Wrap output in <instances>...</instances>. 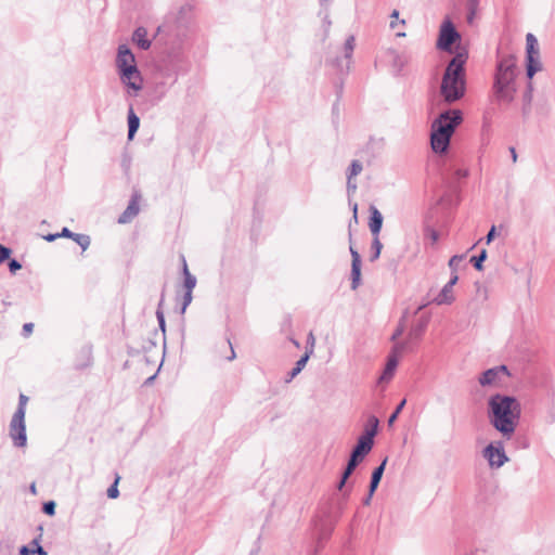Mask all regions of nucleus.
<instances>
[{
  "mask_svg": "<svg viewBox=\"0 0 555 555\" xmlns=\"http://www.w3.org/2000/svg\"><path fill=\"white\" fill-rule=\"evenodd\" d=\"M491 425L509 439L518 425L521 408L519 401L511 396L493 395L488 401Z\"/></svg>",
  "mask_w": 555,
  "mask_h": 555,
  "instance_id": "obj_1",
  "label": "nucleus"
},
{
  "mask_svg": "<svg viewBox=\"0 0 555 555\" xmlns=\"http://www.w3.org/2000/svg\"><path fill=\"white\" fill-rule=\"evenodd\" d=\"M468 59L466 50H460L449 62L441 81L440 92L448 103H453L465 94V64Z\"/></svg>",
  "mask_w": 555,
  "mask_h": 555,
  "instance_id": "obj_2",
  "label": "nucleus"
},
{
  "mask_svg": "<svg viewBox=\"0 0 555 555\" xmlns=\"http://www.w3.org/2000/svg\"><path fill=\"white\" fill-rule=\"evenodd\" d=\"M518 68L513 55L503 56L496 65L493 91L498 101L511 103L517 92L516 77Z\"/></svg>",
  "mask_w": 555,
  "mask_h": 555,
  "instance_id": "obj_3",
  "label": "nucleus"
},
{
  "mask_svg": "<svg viewBox=\"0 0 555 555\" xmlns=\"http://www.w3.org/2000/svg\"><path fill=\"white\" fill-rule=\"evenodd\" d=\"M460 109H449L441 113L431 124L430 144L435 153H444L456 127L462 122Z\"/></svg>",
  "mask_w": 555,
  "mask_h": 555,
  "instance_id": "obj_4",
  "label": "nucleus"
},
{
  "mask_svg": "<svg viewBox=\"0 0 555 555\" xmlns=\"http://www.w3.org/2000/svg\"><path fill=\"white\" fill-rule=\"evenodd\" d=\"M28 397L21 393L20 402L15 413L12 416L10 423V437L13 440L15 447L22 448L26 446V426H25V413Z\"/></svg>",
  "mask_w": 555,
  "mask_h": 555,
  "instance_id": "obj_5",
  "label": "nucleus"
},
{
  "mask_svg": "<svg viewBox=\"0 0 555 555\" xmlns=\"http://www.w3.org/2000/svg\"><path fill=\"white\" fill-rule=\"evenodd\" d=\"M373 423V429H365V433L358 439L357 446L351 452V456L348 461L352 466L357 465L364 459V456L372 450L374 444V437L377 434L378 418L371 416Z\"/></svg>",
  "mask_w": 555,
  "mask_h": 555,
  "instance_id": "obj_6",
  "label": "nucleus"
},
{
  "mask_svg": "<svg viewBox=\"0 0 555 555\" xmlns=\"http://www.w3.org/2000/svg\"><path fill=\"white\" fill-rule=\"evenodd\" d=\"M509 376L507 366L502 364L482 372L478 377V383L482 387L500 388Z\"/></svg>",
  "mask_w": 555,
  "mask_h": 555,
  "instance_id": "obj_7",
  "label": "nucleus"
},
{
  "mask_svg": "<svg viewBox=\"0 0 555 555\" xmlns=\"http://www.w3.org/2000/svg\"><path fill=\"white\" fill-rule=\"evenodd\" d=\"M461 39L460 33L455 29L450 18H444L439 28L437 49L452 52V44Z\"/></svg>",
  "mask_w": 555,
  "mask_h": 555,
  "instance_id": "obj_8",
  "label": "nucleus"
},
{
  "mask_svg": "<svg viewBox=\"0 0 555 555\" xmlns=\"http://www.w3.org/2000/svg\"><path fill=\"white\" fill-rule=\"evenodd\" d=\"M405 351H412V348L408 346V343L395 344L390 354L388 356V360L384 369V372L379 378V382H389L392 378L395 371L398 366L399 358L401 353Z\"/></svg>",
  "mask_w": 555,
  "mask_h": 555,
  "instance_id": "obj_9",
  "label": "nucleus"
},
{
  "mask_svg": "<svg viewBox=\"0 0 555 555\" xmlns=\"http://www.w3.org/2000/svg\"><path fill=\"white\" fill-rule=\"evenodd\" d=\"M118 74L121 83L128 90V94L135 96L143 89V78L138 67L121 70Z\"/></svg>",
  "mask_w": 555,
  "mask_h": 555,
  "instance_id": "obj_10",
  "label": "nucleus"
},
{
  "mask_svg": "<svg viewBox=\"0 0 555 555\" xmlns=\"http://www.w3.org/2000/svg\"><path fill=\"white\" fill-rule=\"evenodd\" d=\"M482 453L491 468L498 469L508 461V457L501 442H498L496 444L490 443L483 449Z\"/></svg>",
  "mask_w": 555,
  "mask_h": 555,
  "instance_id": "obj_11",
  "label": "nucleus"
},
{
  "mask_svg": "<svg viewBox=\"0 0 555 555\" xmlns=\"http://www.w3.org/2000/svg\"><path fill=\"white\" fill-rule=\"evenodd\" d=\"M116 67H117L118 73H120L121 70L138 67L133 53L125 44H121L118 48L117 57H116Z\"/></svg>",
  "mask_w": 555,
  "mask_h": 555,
  "instance_id": "obj_12",
  "label": "nucleus"
},
{
  "mask_svg": "<svg viewBox=\"0 0 555 555\" xmlns=\"http://www.w3.org/2000/svg\"><path fill=\"white\" fill-rule=\"evenodd\" d=\"M140 199H141V195L138 192H134L131 196V199H130L127 208L119 216L118 223H120V224L129 223L139 214Z\"/></svg>",
  "mask_w": 555,
  "mask_h": 555,
  "instance_id": "obj_13",
  "label": "nucleus"
},
{
  "mask_svg": "<svg viewBox=\"0 0 555 555\" xmlns=\"http://www.w3.org/2000/svg\"><path fill=\"white\" fill-rule=\"evenodd\" d=\"M351 255V288L357 289L361 283V257L352 245L349 247Z\"/></svg>",
  "mask_w": 555,
  "mask_h": 555,
  "instance_id": "obj_14",
  "label": "nucleus"
},
{
  "mask_svg": "<svg viewBox=\"0 0 555 555\" xmlns=\"http://www.w3.org/2000/svg\"><path fill=\"white\" fill-rule=\"evenodd\" d=\"M429 322L428 317H423L418 320L417 324H415L409 332L408 338L404 343H408V346L413 349V343L421 339L423 333L425 332Z\"/></svg>",
  "mask_w": 555,
  "mask_h": 555,
  "instance_id": "obj_15",
  "label": "nucleus"
},
{
  "mask_svg": "<svg viewBox=\"0 0 555 555\" xmlns=\"http://www.w3.org/2000/svg\"><path fill=\"white\" fill-rule=\"evenodd\" d=\"M370 214H371L370 220H369L370 231H371L373 237H379V233H380L382 225H383V216H382L380 211L373 205L370 207Z\"/></svg>",
  "mask_w": 555,
  "mask_h": 555,
  "instance_id": "obj_16",
  "label": "nucleus"
},
{
  "mask_svg": "<svg viewBox=\"0 0 555 555\" xmlns=\"http://www.w3.org/2000/svg\"><path fill=\"white\" fill-rule=\"evenodd\" d=\"M455 300L453 288L450 285H444L440 293L433 299V302L442 306L451 305Z\"/></svg>",
  "mask_w": 555,
  "mask_h": 555,
  "instance_id": "obj_17",
  "label": "nucleus"
},
{
  "mask_svg": "<svg viewBox=\"0 0 555 555\" xmlns=\"http://www.w3.org/2000/svg\"><path fill=\"white\" fill-rule=\"evenodd\" d=\"M540 49L538 39L531 33L526 36V56H539Z\"/></svg>",
  "mask_w": 555,
  "mask_h": 555,
  "instance_id": "obj_18",
  "label": "nucleus"
},
{
  "mask_svg": "<svg viewBox=\"0 0 555 555\" xmlns=\"http://www.w3.org/2000/svg\"><path fill=\"white\" fill-rule=\"evenodd\" d=\"M140 126V118L134 113L132 106L128 112V139L132 140Z\"/></svg>",
  "mask_w": 555,
  "mask_h": 555,
  "instance_id": "obj_19",
  "label": "nucleus"
},
{
  "mask_svg": "<svg viewBox=\"0 0 555 555\" xmlns=\"http://www.w3.org/2000/svg\"><path fill=\"white\" fill-rule=\"evenodd\" d=\"M147 31L143 27H139L133 33V41L143 50L151 47V41L146 38Z\"/></svg>",
  "mask_w": 555,
  "mask_h": 555,
  "instance_id": "obj_20",
  "label": "nucleus"
},
{
  "mask_svg": "<svg viewBox=\"0 0 555 555\" xmlns=\"http://www.w3.org/2000/svg\"><path fill=\"white\" fill-rule=\"evenodd\" d=\"M527 76L531 79L538 72L542 69V63L539 56H526Z\"/></svg>",
  "mask_w": 555,
  "mask_h": 555,
  "instance_id": "obj_21",
  "label": "nucleus"
},
{
  "mask_svg": "<svg viewBox=\"0 0 555 555\" xmlns=\"http://www.w3.org/2000/svg\"><path fill=\"white\" fill-rule=\"evenodd\" d=\"M310 353L311 351H306V353L296 362V365L295 367L292 369V371L289 372V379H293L296 375H298L302 369L305 367L309 357H310Z\"/></svg>",
  "mask_w": 555,
  "mask_h": 555,
  "instance_id": "obj_22",
  "label": "nucleus"
},
{
  "mask_svg": "<svg viewBox=\"0 0 555 555\" xmlns=\"http://www.w3.org/2000/svg\"><path fill=\"white\" fill-rule=\"evenodd\" d=\"M382 248H383V244L380 243L379 237H373L372 246H371L372 254L370 257L371 261H375L379 258Z\"/></svg>",
  "mask_w": 555,
  "mask_h": 555,
  "instance_id": "obj_23",
  "label": "nucleus"
},
{
  "mask_svg": "<svg viewBox=\"0 0 555 555\" xmlns=\"http://www.w3.org/2000/svg\"><path fill=\"white\" fill-rule=\"evenodd\" d=\"M34 543L37 544V547L35 550H30L27 546H22V548L20 550L21 555H29V554L48 555V553L44 551V548L38 544L37 540H35Z\"/></svg>",
  "mask_w": 555,
  "mask_h": 555,
  "instance_id": "obj_24",
  "label": "nucleus"
},
{
  "mask_svg": "<svg viewBox=\"0 0 555 555\" xmlns=\"http://www.w3.org/2000/svg\"><path fill=\"white\" fill-rule=\"evenodd\" d=\"M487 259V250L482 249L478 256H475L472 258V262L476 270L481 271L482 270V262Z\"/></svg>",
  "mask_w": 555,
  "mask_h": 555,
  "instance_id": "obj_25",
  "label": "nucleus"
},
{
  "mask_svg": "<svg viewBox=\"0 0 555 555\" xmlns=\"http://www.w3.org/2000/svg\"><path fill=\"white\" fill-rule=\"evenodd\" d=\"M356 46V38L354 36H349L345 42V56L346 59H351L352 52L354 50Z\"/></svg>",
  "mask_w": 555,
  "mask_h": 555,
  "instance_id": "obj_26",
  "label": "nucleus"
},
{
  "mask_svg": "<svg viewBox=\"0 0 555 555\" xmlns=\"http://www.w3.org/2000/svg\"><path fill=\"white\" fill-rule=\"evenodd\" d=\"M73 240L83 249L86 250L90 245V237L85 234L75 233Z\"/></svg>",
  "mask_w": 555,
  "mask_h": 555,
  "instance_id": "obj_27",
  "label": "nucleus"
},
{
  "mask_svg": "<svg viewBox=\"0 0 555 555\" xmlns=\"http://www.w3.org/2000/svg\"><path fill=\"white\" fill-rule=\"evenodd\" d=\"M362 164L359 160H353L350 165L348 177L354 178L362 171Z\"/></svg>",
  "mask_w": 555,
  "mask_h": 555,
  "instance_id": "obj_28",
  "label": "nucleus"
},
{
  "mask_svg": "<svg viewBox=\"0 0 555 555\" xmlns=\"http://www.w3.org/2000/svg\"><path fill=\"white\" fill-rule=\"evenodd\" d=\"M386 464H387V457H385L384 461L380 463V465L373 470V474H372L373 479L380 481L384 470H385V467H386Z\"/></svg>",
  "mask_w": 555,
  "mask_h": 555,
  "instance_id": "obj_29",
  "label": "nucleus"
},
{
  "mask_svg": "<svg viewBox=\"0 0 555 555\" xmlns=\"http://www.w3.org/2000/svg\"><path fill=\"white\" fill-rule=\"evenodd\" d=\"M405 317H406V312L403 314L398 327L396 328L395 333L392 334L391 336V340H397L404 332V320H405Z\"/></svg>",
  "mask_w": 555,
  "mask_h": 555,
  "instance_id": "obj_30",
  "label": "nucleus"
},
{
  "mask_svg": "<svg viewBox=\"0 0 555 555\" xmlns=\"http://www.w3.org/2000/svg\"><path fill=\"white\" fill-rule=\"evenodd\" d=\"M406 403V400L403 399L399 405L396 408V410L393 411V413L390 415V417L388 418V425L391 426L395 421L397 420L399 413L402 411L403 406L405 405Z\"/></svg>",
  "mask_w": 555,
  "mask_h": 555,
  "instance_id": "obj_31",
  "label": "nucleus"
},
{
  "mask_svg": "<svg viewBox=\"0 0 555 555\" xmlns=\"http://www.w3.org/2000/svg\"><path fill=\"white\" fill-rule=\"evenodd\" d=\"M118 481H119V476L116 477L114 483L107 489V496L109 499H116L118 495H119V491H118Z\"/></svg>",
  "mask_w": 555,
  "mask_h": 555,
  "instance_id": "obj_32",
  "label": "nucleus"
},
{
  "mask_svg": "<svg viewBox=\"0 0 555 555\" xmlns=\"http://www.w3.org/2000/svg\"><path fill=\"white\" fill-rule=\"evenodd\" d=\"M354 466H352L350 463L347 464V467L343 474V477H341V480L338 485V489H341L344 487V485L346 483V480L349 478V476L352 474V472L354 470Z\"/></svg>",
  "mask_w": 555,
  "mask_h": 555,
  "instance_id": "obj_33",
  "label": "nucleus"
},
{
  "mask_svg": "<svg viewBox=\"0 0 555 555\" xmlns=\"http://www.w3.org/2000/svg\"><path fill=\"white\" fill-rule=\"evenodd\" d=\"M196 285V278L192 274H188V276L184 278V287L185 291L193 292V288Z\"/></svg>",
  "mask_w": 555,
  "mask_h": 555,
  "instance_id": "obj_34",
  "label": "nucleus"
},
{
  "mask_svg": "<svg viewBox=\"0 0 555 555\" xmlns=\"http://www.w3.org/2000/svg\"><path fill=\"white\" fill-rule=\"evenodd\" d=\"M464 259V256L455 255L451 257L449 260V267L453 271V273H456L459 263Z\"/></svg>",
  "mask_w": 555,
  "mask_h": 555,
  "instance_id": "obj_35",
  "label": "nucleus"
},
{
  "mask_svg": "<svg viewBox=\"0 0 555 555\" xmlns=\"http://www.w3.org/2000/svg\"><path fill=\"white\" fill-rule=\"evenodd\" d=\"M193 296L192 292L185 291V294L183 296L182 300V307H181V313H184L188 306L192 302Z\"/></svg>",
  "mask_w": 555,
  "mask_h": 555,
  "instance_id": "obj_36",
  "label": "nucleus"
},
{
  "mask_svg": "<svg viewBox=\"0 0 555 555\" xmlns=\"http://www.w3.org/2000/svg\"><path fill=\"white\" fill-rule=\"evenodd\" d=\"M162 304H163V299L160 300L159 305H158V309L156 311V317H157V320H158V324H159V327L163 332H165V317H164V313L163 311L160 310V307H162Z\"/></svg>",
  "mask_w": 555,
  "mask_h": 555,
  "instance_id": "obj_37",
  "label": "nucleus"
},
{
  "mask_svg": "<svg viewBox=\"0 0 555 555\" xmlns=\"http://www.w3.org/2000/svg\"><path fill=\"white\" fill-rule=\"evenodd\" d=\"M43 512L47 515H50V516L54 515V513H55V503L53 501H49V502L44 503Z\"/></svg>",
  "mask_w": 555,
  "mask_h": 555,
  "instance_id": "obj_38",
  "label": "nucleus"
},
{
  "mask_svg": "<svg viewBox=\"0 0 555 555\" xmlns=\"http://www.w3.org/2000/svg\"><path fill=\"white\" fill-rule=\"evenodd\" d=\"M11 255V249L0 245V263H2L5 259H8Z\"/></svg>",
  "mask_w": 555,
  "mask_h": 555,
  "instance_id": "obj_39",
  "label": "nucleus"
},
{
  "mask_svg": "<svg viewBox=\"0 0 555 555\" xmlns=\"http://www.w3.org/2000/svg\"><path fill=\"white\" fill-rule=\"evenodd\" d=\"M479 7V0H467V10L472 12V14H476Z\"/></svg>",
  "mask_w": 555,
  "mask_h": 555,
  "instance_id": "obj_40",
  "label": "nucleus"
},
{
  "mask_svg": "<svg viewBox=\"0 0 555 555\" xmlns=\"http://www.w3.org/2000/svg\"><path fill=\"white\" fill-rule=\"evenodd\" d=\"M22 268V264L15 260V259H12L10 262H9V269L12 273H15L17 270H20Z\"/></svg>",
  "mask_w": 555,
  "mask_h": 555,
  "instance_id": "obj_41",
  "label": "nucleus"
},
{
  "mask_svg": "<svg viewBox=\"0 0 555 555\" xmlns=\"http://www.w3.org/2000/svg\"><path fill=\"white\" fill-rule=\"evenodd\" d=\"M347 178H348V180H347L348 194L354 193L357 190V183L352 181L353 178H349V177H347Z\"/></svg>",
  "mask_w": 555,
  "mask_h": 555,
  "instance_id": "obj_42",
  "label": "nucleus"
},
{
  "mask_svg": "<svg viewBox=\"0 0 555 555\" xmlns=\"http://www.w3.org/2000/svg\"><path fill=\"white\" fill-rule=\"evenodd\" d=\"M494 236H495V227L492 225L486 236V244H490L493 241Z\"/></svg>",
  "mask_w": 555,
  "mask_h": 555,
  "instance_id": "obj_43",
  "label": "nucleus"
},
{
  "mask_svg": "<svg viewBox=\"0 0 555 555\" xmlns=\"http://www.w3.org/2000/svg\"><path fill=\"white\" fill-rule=\"evenodd\" d=\"M34 324L33 323H25L23 325V334L24 336H29L33 333Z\"/></svg>",
  "mask_w": 555,
  "mask_h": 555,
  "instance_id": "obj_44",
  "label": "nucleus"
},
{
  "mask_svg": "<svg viewBox=\"0 0 555 555\" xmlns=\"http://www.w3.org/2000/svg\"><path fill=\"white\" fill-rule=\"evenodd\" d=\"M378 483H379L378 480L371 478V483H370V489H369L370 496H373L374 492L376 491V489L378 487Z\"/></svg>",
  "mask_w": 555,
  "mask_h": 555,
  "instance_id": "obj_45",
  "label": "nucleus"
},
{
  "mask_svg": "<svg viewBox=\"0 0 555 555\" xmlns=\"http://www.w3.org/2000/svg\"><path fill=\"white\" fill-rule=\"evenodd\" d=\"M469 171L466 168H460L455 171V176L459 179L466 178L468 176Z\"/></svg>",
  "mask_w": 555,
  "mask_h": 555,
  "instance_id": "obj_46",
  "label": "nucleus"
},
{
  "mask_svg": "<svg viewBox=\"0 0 555 555\" xmlns=\"http://www.w3.org/2000/svg\"><path fill=\"white\" fill-rule=\"evenodd\" d=\"M60 237H69L73 240L75 233L69 231L67 228H63L62 232L59 233Z\"/></svg>",
  "mask_w": 555,
  "mask_h": 555,
  "instance_id": "obj_47",
  "label": "nucleus"
},
{
  "mask_svg": "<svg viewBox=\"0 0 555 555\" xmlns=\"http://www.w3.org/2000/svg\"><path fill=\"white\" fill-rule=\"evenodd\" d=\"M428 235L433 244H435L439 238V234L435 230H430Z\"/></svg>",
  "mask_w": 555,
  "mask_h": 555,
  "instance_id": "obj_48",
  "label": "nucleus"
},
{
  "mask_svg": "<svg viewBox=\"0 0 555 555\" xmlns=\"http://www.w3.org/2000/svg\"><path fill=\"white\" fill-rule=\"evenodd\" d=\"M459 276L456 273H453L450 281L446 285H450V287H454V285L457 283Z\"/></svg>",
  "mask_w": 555,
  "mask_h": 555,
  "instance_id": "obj_49",
  "label": "nucleus"
},
{
  "mask_svg": "<svg viewBox=\"0 0 555 555\" xmlns=\"http://www.w3.org/2000/svg\"><path fill=\"white\" fill-rule=\"evenodd\" d=\"M57 237H60L59 233H55V234H48L47 236H44V240L48 241V242H53L54 240H56Z\"/></svg>",
  "mask_w": 555,
  "mask_h": 555,
  "instance_id": "obj_50",
  "label": "nucleus"
},
{
  "mask_svg": "<svg viewBox=\"0 0 555 555\" xmlns=\"http://www.w3.org/2000/svg\"><path fill=\"white\" fill-rule=\"evenodd\" d=\"M182 263H183V274H184V278L188 276V274H191L189 269H188V264H186V261H185V258L182 257Z\"/></svg>",
  "mask_w": 555,
  "mask_h": 555,
  "instance_id": "obj_51",
  "label": "nucleus"
},
{
  "mask_svg": "<svg viewBox=\"0 0 555 555\" xmlns=\"http://www.w3.org/2000/svg\"><path fill=\"white\" fill-rule=\"evenodd\" d=\"M228 343H229V345H230V349H231V354L228 357V360H229V361H232V360H234V359H235V351H234V349H233V347H232L231 341L229 340Z\"/></svg>",
  "mask_w": 555,
  "mask_h": 555,
  "instance_id": "obj_52",
  "label": "nucleus"
},
{
  "mask_svg": "<svg viewBox=\"0 0 555 555\" xmlns=\"http://www.w3.org/2000/svg\"><path fill=\"white\" fill-rule=\"evenodd\" d=\"M509 152H511L513 162L516 163V160H517V153H516L515 147H509Z\"/></svg>",
  "mask_w": 555,
  "mask_h": 555,
  "instance_id": "obj_53",
  "label": "nucleus"
},
{
  "mask_svg": "<svg viewBox=\"0 0 555 555\" xmlns=\"http://www.w3.org/2000/svg\"><path fill=\"white\" fill-rule=\"evenodd\" d=\"M308 343L311 344V348H312L313 345H314V336H313L312 333H310L309 336H308ZM310 351L312 352V349Z\"/></svg>",
  "mask_w": 555,
  "mask_h": 555,
  "instance_id": "obj_54",
  "label": "nucleus"
},
{
  "mask_svg": "<svg viewBox=\"0 0 555 555\" xmlns=\"http://www.w3.org/2000/svg\"><path fill=\"white\" fill-rule=\"evenodd\" d=\"M352 210H353V219L357 222V219H358L357 218V212H358V205L357 204H353Z\"/></svg>",
  "mask_w": 555,
  "mask_h": 555,
  "instance_id": "obj_55",
  "label": "nucleus"
},
{
  "mask_svg": "<svg viewBox=\"0 0 555 555\" xmlns=\"http://www.w3.org/2000/svg\"><path fill=\"white\" fill-rule=\"evenodd\" d=\"M476 14H472L470 11H468L467 21L468 23H472Z\"/></svg>",
  "mask_w": 555,
  "mask_h": 555,
  "instance_id": "obj_56",
  "label": "nucleus"
},
{
  "mask_svg": "<svg viewBox=\"0 0 555 555\" xmlns=\"http://www.w3.org/2000/svg\"><path fill=\"white\" fill-rule=\"evenodd\" d=\"M371 499H372V496H370V493H369L367 496L364 499L363 504L369 505L371 503Z\"/></svg>",
  "mask_w": 555,
  "mask_h": 555,
  "instance_id": "obj_57",
  "label": "nucleus"
},
{
  "mask_svg": "<svg viewBox=\"0 0 555 555\" xmlns=\"http://www.w3.org/2000/svg\"><path fill=\"white\" fill-rule=\"evenodd\" d=\"M390 16L391 18H398L399 12L397 10H393Z\"/></svg>",
  "mask_w": 555,
  "mask_h": 555,
  "instance_id": "obj_58",
  "label": "nucleus"
},
{
  "mask_svg": "<svg viewBox=\"0 0 555 555\" xmlns=\"http://www.w3.org/2000/svg\"><path fill=\"white\" fill-rule=\"evenodd\" d=\"M398 23L395 21L390 22V28L395 29L397 27Z\"/></svg>",
  "mask_w": 555,
  "mask_h": 555,
  "instance_id": "obj_59",
  "label": "nucleus"
},
{
  "mask_svg": "<svg viewBox=\"0 0 555 555\" xmlns=\"http://www.w3.org/2000/svg\"><path fill=\"white\" fill-rule=\"evenodd\" d=\"M424 307H425V305L420 306L414 313L415 314L418 313Z\"/></svg>",
  "mask_w": 555,
  "mask_h": 555,
  "instance_id": "obj_60",
  "label": "nucleus"
},
{
  "mask_svg": "<svg viewBox=\"0 0 555 555\" xmlns=\"http://www.w3.org/2000/svg\"><path fill=\"white\" fill-rule=\"evenodd\" d=\"M398 37H405V33H397Z\"/></svg>",
  "mask_w": 555,
  "mask_h": 555,
  "instance_id": "obj_61",
  "label": "nucleus"
},
{
  "mask_svg": "<svg viewBox=\"0 0 555 555\" xmlns=\"http://www.w3.org/2000/svg\"><path fill=\"white\" fill-rule=\"evenodd\" d=\"M369 423H370V428L369 429H373V423L371 422V417L369 418Z\"/></svg>",
  "mask_w": 555,
  "mask_h": 555,
  "instance_id": "obj_62",
  "label": "nucleus"
},
{
  "mask_svg": "<svg viewBox=\"0 0 555 555\" xmlns=\"http://www.w3.org/2000/svg\"><path fill=\"white\" fill-rule=\"evenodd\" d=\"M30 490L35 493V491H36L35 485H33V486L30 487Z\"/></svg>",
  "mask_w": 555,
  "mask_h": 555,
  "instance_id": "obj_63",
  "label": "nucleus"
},
{
  "mask_svg": "<svg viewBox=\"0 0 555 555\" xmlns=\"http://www.w3.org/2000/svg\"><path fill=\"white\" fill-rule=\"evenodd\" d=\"M400 24L404 25V24H405V21H404V20H401V21H400Z\"/></svg>",
  "mask_w": 555,
  "mask_h": 555,
  "instance_id": "obj_64",
  "label": "nucleus"
}]
</instances>
